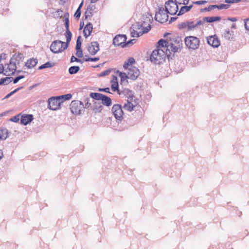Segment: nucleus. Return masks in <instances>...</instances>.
Here are the masks:
<instances>
[{"instance_id":"obj_1","label":"nucleus","mask_w":249,"mask_h":249,"mask_svg":"<svg viewBox=\"0 0 249 249\" xmlns=\"http://www.w3.org/2000/svg\"><path fill=\"white\" fill-rule=\"evenodd\" d=\"M166 55L169 57L172 53L179 52L182 47V41L180 37L174 36L169 40Z\"/></svg>"},{"instance_id":"obj_2","label":"nucleus","mask_w":249,"mask_h":249,"mask_svg":"<svg viewBox=\"0 0 249 249\" xmlns=\"http://www.w3.org/2000/svg\"><path fill=\"white\" fill-rule=\"evenodd\" d=\"M165 55V52L163 49H157L152 52L150 59L155 64H160L164 60Z\"/></svg>"},{"instance_id":"obj_3","label":"nucleus","mask_w":249,"mask_h":249,"mask_svg":"<svg viewBox=\"0 0 249 249\" xmlns=\"http://www.w3.org/2000/svg\"><path fill=\"white\" fill-rule=\"evenodd\" d=\"M184 42L186 46L192 50H196L199 46L200 40L196 36H187L184 39Z\"/></svg>"},{"instance_id":"obj_4","label":"nucleus","mask_w":249,"mask_h":249,"mask_svg":"<svg viewBox=\"0 0 249 249\" xmlns=\"http://www.w3.org/2000/svg\"><path fill=\"white\" fill-rule=\"evenodd\" d=\"M68 47H66L64 42L56 40L53 41L50 46V50L54 53H58L62 52Z\"/></svg>"},{"instance_id":"obj_5","label":"nucleus","mask_w":249,"mask_h":249,"mask_svg":"<svg viewBox=\"0 0 249 249\" xmlns=\"http://www.w3.org/2000/svg\"><path fill=\"white\" fill-rule=\"evenodd\" d=\"M70 108L73 114L80 115L84 110V105L80 101L74 100L71 103Z\"/></svg>"},{"instance_id":"obj_6","label":"nucleus","mask_w":249,"mask_h":249,"mask_svg":"<svg viewBox=\"0 0 249 249\" xmlns=\"http://www.w3.org/2000/svg\"><path fill=\"white\" fill-rule=\"evenodd\" d=\"M137 29H140L142 30L138 32L134 29H133L132 31H131V35L132 37H138L141 36H142L143 34L147 33L151 29V25L150 24H148L146 27H144L143 26V24H140V23H137Z\"/></svg>"},{"instance_id":"obj_7","label":"nucleus","mask_w":249,"mask_h":249,"mask_svg":"<svg viewBox=\"0 0 249 249\" xmlns=\"http://www.w3.org/2000/svg\"><path fill=\"white\" fill-rule=\"evenodd\" d=\"M168 14L169 13L163 8H160L156 13L155 19L161 23L166 22L168 19Z\"/></svg>"},{"instance_id":"obj_8","label":"nucleus","mask_w":249,"mask_h":249,"mask_svg":"<svg viewBox=\"0 0 249 249\" xmlns=\"http://www.w3.org/2000/svg\"><path fill=\"white\" fill-rule=\"evenodd\" d=\"M177 3L174 2L173 0H169L165 3V10L170 15H174L176 14L178 10V5Z\"/></svg>"},{"instance_id":"obj_9","label":"nucleus","mask_w":249,"mask_h":249,"mask_svg":"<svg viewBox=\"0 0 249 249\" xmlns=\"http://www.w3.org/2000/svg\"><path fill=\"white\" fill-rule=\"evenodd\" d=\"M62 103L59 97H52L48 100V108L53 110H56L61 108Z\"/></svg>"},{"instance_id":"obj_10","label":"nucleus","mask_w":249,"mask_h":249,"mask_svg":"<svg viewBox=\"0 0 249 249\" xmlns=\"http://www.w3.org/2000/svg\"><path fill=\"white\" fill-rule=\"evenodd\" d=\"M112 112L115 118L118 120H122L124 112L120 105L115 104L112 107Z\"/></svg>"},{"instance_id":"obj_11","label":"nucleus","mask_w":249,"mask_h":249,"mask_svg":"<svg viewBox=\"0 0 249 249\" xmlns=\"http://www.w3.org/2000/svg\"><path fill=\"white\" fill-rule=\"evenodd\" d=\"M178 28L180 30L187 29V31H194L196 28L195 21L187 20L178 24Z\"/></svg>"},{"instance_id":"obj_12","label":"nucleus","mask_w":249,"mask_h":249,"mask_svg":"<svg viewBox=\"0 0 249 249\" xmlns=\"http://www.w3.org/2000/svg\"><path fill=\"white\" fill-rule=\"evenodd\" d=\"M127 39V37L125 35H117L113 40V44L115 46H121L122 48H124V46Z\"/></svg>"},{"instance_id":"obj_13","label":"nucleus","mask_w":249,"mask_h":249,"mask_svg":"<svg viewBox=\"0 0 249 249\" xmlns=\"http://www.w3.org/2000/svg\"><path fill=\"white\" fill-rule=\"evenodd\" d=\"M140 71L139 70L134 66H131L128 69V77L130 79L135 80L140 75Z\"/></svg>"},{"instance_id":"obj_14","label":"nucleus","mask_w":249,"mask_h":249,"mask_svg":"<svg viewBox=\"0 0 249 249\" xmlns=\"http://www.w3.org/2000/svg\"><path fill=\"white\" fill-rule=\"evenodd\" d=\"M17 69L16 62L14 61V58H11L9 64L8 65L7 68L5 70V72L3 74L5 75H10V74L7 73L8 72H12L11 74H14Z\"/></svg>"},{"instance_id":"obj_15","label":"nucleus","mask_w":249,"mask_h":249,"mask_svg":"<svg viewBox=\"0 0 249 249\" xmlns=\"http://www.w3.org/2000/svg\"><path fill=\"white\" fill-rule=\"evenodd\" d=\"M229 4H221L220 5H211L208 7H206L203 9H200L201 12H204L206 11H210L213 9L217 8L218 9H227L230 7Z\"/></svg>"},{"instance_id":"obj_16","label":"nucleus","mask_w":249,"mask_h":249,"mask_svg":"<svg viewBox=\"0 0 249 249\" xmlns=\"http://www.w3.org/2000/svg\"><path fill=\"white\" fill-rule=\"evenodd\" d=\"M207 43L210 46L217 48L220 45V41L216 35L211 36L207 37Z\"/></svg>"},{"instance_id":"obj_17","label":"nucleus","mask_w":249,"mask_h":249,"mask_svg":"<svg viewBox=\"0 0 249 249\" xmlns=\"http://www.w3.org/2000/svg\"><path fill=\"white\" fill-rule=\"evenodd\" d=\"M88 51L91 55H95L99 50V45L97 42H92L88 47Z\"/></svg>"},{"instance_id":"obj_18","label":"nucleus","mask_w":249,"mask_h":249,"mask_svg":"<svg viewBox=\"0 0 249 249\" xmlns=\"http://www.w3.org/2000/svg\"><path fill=\"white\" fill-rule=\"evenodd\" d=\"M118 94L124 95L131 101L134 97V92L128 89H124L123 90H118Z\"/></svg>"},{"instance_id":"obj_19","label":"nucleus","mask_w":249,"mask_h":249,"mask_svg":"<svg viewBox=\"0 0 249 249\" xmlns=\"http://www.w3.org/2000/svg\"><path fill=\"white\" fill-rule=\"evenodd\" d=\"M33 119V115L32 114L24 115L21 117L20 123L25 125L31 122Z\"/></svg>"},{"instance_id":"obj_20","label":"nucleus","mask_w":249,"mask_h":249,"mask_svg":"<svg viewBox=\"0 0 249 249\" xmlns=\"http://www.w3.org/2000/svg\"><path fill=\"white\" fill-rule=\"evenodd\" d=\"M169 44V40H164L163 39H160L158 42V49H160L159 48H163L164 51L165 50V54H166V53H167V47L168 46V45Z\"/></svg>"},{"instance_id":"obj_21","label":"nucleus","mask_w":249,"mask_h":249,"mask_svg":"<svg viewBox=\"0 0 249 249\" xmlns=\"http://www.w3.org/2000/svg\"><path fill=\"white\" fill-rule=\"evenodd\" d=\"M92 24L90 22L85 26L83 31V34L86 38L90 35V34L92 31Z\"/></svg>"},{"instance_id":"obj_22","label":"nucleus","mask_w":249,"mask_h":249,"mask_svg":"<svg viewBox=\"0 0 249 249\" xmlns=\"http://www.w3.org/2000/svg\"><path fill=\"white\" fill-rule=\"evenodd\" d=\"M37 63V60L34 58L27 60L25 65L29 69H32L35 67Z\"/></svg>"},{"instance_id":"obj_23","label":"nucleus","mask_w":249,"mask_h":249,"mask_svg":"<svg viewBox=\"0 0 249 249\" xmlns=\"http://www.w3.org/2000/svg\"><path fill=\"white\" fill-rule=\"evenodd\" d=\"M102 104L106 106L109 107L111 105L112 101L108 96L103 94L101 99Z\"/></svg>"},{"instance_id":"obj_24","label":"nucleus","mask_w":249,"mask_h":249,"mask_svg":"<svg viewBox=\"0 0 249 249\" xmlns=\"http://www.w3.org/2000/svg\"><path fill=\"white\" fill-rule=\"evenodd\" d=\"M9 131L6 128L0 129V140H5L8 137Z\"/></svg>"},{"instance_id":"obj_25","label":"nucleus","mask_w":249,"mask_h":249,"mask_svg":"<svg viewBox=\"0 0 249 249\" xmlns=\"http://www.w3.org/2000/svg\"><path fill=\"white\" fill-rule=\"evenodd\" d=\"M142 21L143 22V24H145V23H148V25L149 23L151 22V20H153V18L150 14L147 13L142 15Z\"/></svg>"},{"instance_id":"obj_26","label":"nucleus","mask_w":249,"mask_h":249,"mask_svg":"<svg viewBox=\"0 0 249 249\" xmlns=\"http://www.w3.org/2000/svg\"><path fill=\"white\" fill-rule=\"evenodd\" d=\"M193 7V5L182 6L178 14V16H181L185 13L189 11Z\"/></svg>"},{"instance_id":"obj_27","label":"nucleus","mask_w":249,"mask_h":249,"mask_svg":"<svg viewBox=\"0 0 249 249\" xmlns=\"http://www.w3.org/2000/svg\"><path fill=\"white\" fill-rule=\"evenodd\" d=\"M103 108V106L101 105V103L97 102H95L94 103V106L93 110L95 112H100L102 110Z\"/></svg>"},{"instance_id":"obj_28","label":"nucleus","mask_w":249,"mask_h":249,"mask_svg":"<svg viewBox=\"0 0 249 249\" xmlns=\"http://www.w3.org/2000/svg\"><path fill=\"white\" fill-rule=\"evenodd\" d=\"M135 63V59L133 57H129L124 64L123 67L124 69H128V67L131 66Z\"/></svg>"},{"instance_id":"obj_29","label":"nucleus","mask_w":249,"mask_h":249,"mask_svg":"<svg viewBox=\"0 0 249 249\" xmlns=\"http://www.w3.org/2000/svg\"><path fill=\"white\" fill-rule=\"evenodd\" d=\"M134 106L131 103V101L127 100V102L126 104H125L123 107V108L126 110L129 111H132L134 109Z\"/></svg>"},{"instance_id":"obj_30","label":"nucleus","mask_w":249,"mask_h":249,"mask_svg":"<svg viewBox=\"0 0 249 249\" xmlns=\"http://www.w3.org/2000/svg\"><path fill=\"white\" fill-rule=\"evenodd\" d=\"M65 36L66 38V42H65L66 44V47H68V46L69 45L70 42L71 40V36L72 34L70 30L66 31Z\"/></svg>"},{"instance_id":"obj_31","label":"nucleus","mask_w":249,"mask_h":249,"mask_svg":"<svg viewBox=\"0 0 249 249\" xmlns=\"http://www.w3.org/2000/svg\"><path fill=\"white\" fill-rule=\"evenodd\" d=\"M13 79L12 77H7L5 78H1L0 80V85H6L10 83L12 80Z\"/></svg>"},{"instance_id":"obj_32","label":"nucleus","mask_w":249,"mask_h":249,"mask_svg":"<svg viewBox=\"0 0 249 249\" xmlns=\"http://www.w3.org/2000/svg\"><path fill=\"white\" fill-rule=\"evenodd\" d=\"M220 19L221 18L220 17H207L204 18V20L210 23L219 21Z\"/></svg>"},{"instance_id":"obj_33","label":"nucleus","mask_w":249,"mask_h":249,"mask_svg":"<svg viewBox=\"0 0 249 249\" xmlns=\"http://www.w3.org/2000/svg\"><path fill=\"white\" fill-rule=\"evenodd\" d=\"M224 36L225 39L231 40L233 38V32L230 31L229 30H226L224 34Z\"/></svg>"},{"instance_id":"obj_34","label":"nucleus","mask_w":249,"mask_h":249,"mask_svg":"<svg viewBox=\"0 0 249 249\" xmlns=\"http://www.w3.org/2000/svg\"><path fill=\"white\" fill-rule=\"evenodd\" d=\"M103 94L96 93V92H91L90 93L89 96L93 99H95L96 100H101L102 97L103 96Z\"/></svg>"},{"instance_id":"obj_35","label":"nucleus","mask_w":249,"mask_h":249,"mask_svg":"<svg viewBox=\"0 0 249 249\" xmlns=\"http://www.w3.org/2000/svg\"><path fill=\"white\" fill-rule=\"evenodd\" d=\"M57 97H59L60 101L62 103H63L64 101L71 99L72 97V95L71 94L69 93V94L61 95V96H57Z\"/></svg>"},{"instance_id":"obj_36","label":"nucleus","mask_w":249,"mask_h":249,"mask_svg":"<svg viewBox=\"0 0 249 249\" xmlns=\"http://www.w3.org/2000/svg\"><path fill=\"white\" fill-rule=\"evenodd\" d=\"M79 70L80 67L79 66H71L69 69V72L71 74H73L76 73Z\"/></svg>"},{"instance_id":"obj_37","label":"nucleus","mask_w":249,"mask_h":249,"mask_svg":"<svg viewBox=\"0 0 249 249\" xmlns=\"http://www.w3.org/2000/svg\"><path fill=\"white\" fill-rule=\"evenodd\" d=\"M55 65L54 63H52L50 62H47L46 63L41 65L38 67L39 70H42L45 68H51L54 66Z\"/></svg>"},{"instance_id":"obj_38","label":"nucleus","mask_w":249,"mask_h":249,"mask_svg":"<svg viewBox=\"0 0 249 249\" xmlns=\"http://www.w3.org/2000/svg\"><path fill=\"white\" fill-rule=\"evenodd\" d=\"M118 72L119 73V76L121 78V82L127 79H129L128 77V74H126L125 73L120 72L118 71Z\"/></svg>"},{"instance_id":"obj_39","label":"nucleus","mask_w":249,"mask_h":249,"mask_svg":"<svg viewBox=\"0 0 249 249\" xmlns=\"http://www.w3.org/2000/svg\"><path fill=\"white\" fill-rule=\"evenodd\" d=\"M12 58H14V61H19L24 58L23 54L21 53H18L17 55H14Z\"/></svg>"},{"instance_id":"obj_40","label":"nucleus","mask_w":249,"mask_h":249,"mask_svg":"<svg viewBox=\"0 0 249 249\" xmlns=\"http://www.w3.org/2000/svg\"><path fill=\"white\" fill-rule=\"evenodd\" d=\"M81 36H79L77 38L76 45V47H75L76 50H78V49L79 50V49H81L82 43H81Z\"/></svg>"},{"instance_id":"obj_41","label":"nucleus","mask_w":249,"mask_h":249,"mask_svg":"<svg viewBox=\"0 0 249 249\" xmlns=\"http://www.w3.org/2000/svg\"><path fill=\"white\" fill-rule=\"evenodd\" d=\"M22 88V87H19V88H17L16 89H15V90H14L13 91H12V92H10L9 93H8L7 95H6L5 97L4 98V99H7L8 98H9L11 96H12V95H13L14 93H16L17 91H18V90H19L20 89H21Z\"/></svg>"},{"instance_id":"obj_42","label":"nucleus","mask_w":249,"mask_h":249,"mask_svg":"<svg viewBox=\"0 0 249 249\" xmlns=\"http://www.w3.org/2000/svg\"><path fill=\"white\" fill-rule=\"evenodd\" d=\"M135 42H136V39H130V40H128V41H126L124 44V46H125V47L129 46L132 45Z\"/></svg>"},{"instance_id":"obj_43","label":"nucleus","mask_w":249,"mask_h":249,"mask_svg":"<svg viewBox=\"0 0 249 249\" xmlns=\"http://www.w3.org/2000/svg\"><path fill=\"white\" fill-rule=\"evenodd\" d=\"M74 62L83 63V61L81 59L75 57L74 55H72L71 58V62L73 63Z\"/></svg>"},{"instance_id":"obj_44","label":"nucleus","mask_w":249,"mask_h":249,"mask_svg":"<svg viewBox=\"0 0 249 249\" xmlns=\"http://www.w3.org/2000/svg\"><path fill=\"white\" fill-rule=\"evenodd\" d=\"M195 25L196 28L198 25L203 24L205 22V21H206V20H204V18L202 20H195Z\"/></svg>"},{"instance_id":"obj_45","label":"nucleus","mask_w":249,"mask_h":249,"mask_svg":"<svg viewBox=\"0 0 249 249\" xmlns=\"http://www.w3.org/2000/svg\"><path fill=\"white\" fill-rule=\"evenodd\" d=\"M110 72H111V71L110 70H107L102 72L101 73H100L99 74V76L102 77V76L107 75L110 73Z\"/></svg>"},{"instance_id":"obj_46","label":"nucleus","mask_w":249,"mask_h":249,"mask_svg":"<svg viewBox=\"0 0 249 249\" xmlns=\"http://www.w3.org/2000/svg\"><path fill=\"white\" fill-rule=\"evenodd\" d=\"M84 60L85 61H93V62H96L99 60V57H94V58H91V57H89L88 58H84Z\"/></svg>"},{"instance_id":"obj_47","label":"nucleus","mask_w":249,"mask_h":249,"mask_svg":"<svg viewBox=\"0 0 249 249\" xmlns=\"http://www.w3.org/2000/svg\"><path fill=\"white\" fill-rule=\"evenodd\" d=\"M111 89L113 91H117L118 93V90H120L119 89L118 84H112Z\"/></svg>"},{"instance_id":"obj_48","label":"nucleus","mask_w":249,"mask_h":249,"mask_svg":"<svg viewBox=\"0 0 249 249\" xmlns=\"http://www.w3.org/2000/svg\"><path fill=\"white\" fill-rule=\"evenodd\" d=\"M10 120L11 122H15V123L18 122L19 120V114L13 117L12 118H11L10 119Z\"/></svg>"},{"instance_id":"obj_49","label":"nucleus","mask_w":249,"mask_h":249,"mask_svg":"<svg viewBox=\"0 0 249 249\" xmlns=\"http://www.w3.org/2000/svg\"><path fill=\"white\" fill-rule=\"evenodd\" d=\"M175 1L177 2H178L179 4H184V5H187L188 4L189 2V0H175Z\"/></svg>"},{"instance_id":"obj_50","label":"nucleus","mask_w":249,"mask_h":249,"mask_svg":"<svg viewBox=\"0 0 249 249\" xmlns=\"http://www.w3.org/2000/svg\"><path fill=\"white\" fill-rule=\"evenodd\" d=\"M24 78V75H19L16 77L15 79H13V82L14 84L17 83L19 80Z\"/></svg>"},{"instance_id":"obj_51","label":"nucleus","mask_w":249,"mask_h":249,"mask_svg":"<svg viewBox=\"0 0 249 249\" xmlns=\"http://www.w3.org/2000/svg\"><path fill=\"white\" fill-rule=\"evenodd\" d=\"M241 1L242 0H225L226 3L229 4L237 3Z\"/></svg>"},{"instance_id":"obj_52","label":"nucleus","mask_w":249,"mask_h":249,"mask_svg":"<svg viewBox=\"0 0 249 249\" xmlns=\"http://www.w3.org/2000/svg\"><path fill=\"white\" fill-rule=\"evenodd\" d=\"M76 50V53H75L76 55L79 58L82 57L83 55L82 49H80L79 50L78 49V50Z\"/></svg>"},{"instance_id":"obj_53","label":"nucleus","mask_w":249,"mask_h":249,"mask_svg":"<svg viewBox=\"0 0 249 249\" xmlns=\"http://www.w3.org/2000/svg\"><path fill=\"white\" fill-rule=\"evenodd\" d=\"M69 14L68 13H65V14H64V23H69Z\"/></svg>"},{"instance_id":"obj_54","label":"nucleus","mask_w":249,"mask_h":249,"mask_svg":"<svg viewBox=\"0 0 249 249\" xmlns=\"http://www.w3.org/2000/svg\"><path fill=\"white\" fill-rule=\"evenodd\" d=\"M91 9L90 10H89V8L87 10V11L85 13V19H87L89 17H90L91 16Z\"/></svg>"},{"instance_id":"obj_55","label":"nucleus","mask_w":249,"mask_h":249,"mask_svg":"<svg viewBox=\"0 0 249 249\" xmlns=\"http://www.w3.org/2000/svg\"><path fill=\"white\" fill-rule=\"evenodd\" d=\"M245 27L246 30L249 31V18L244 20Z\"/></svg>"},{"instance_id":"obj_56","label":"nucleus","mask_w":249,"mask_h":249,"mask_svg":"<svg viewBox=\"0 0 249 249\" xmlns=\"http://www.w3.org/2000/svg\"><path fill=\"white\" fill-rule=\"evenodd\" d=\"M81 14V10H80L79 9H77L74 15V16L76 18H79L80 17Z\"/></svg>"},{"instance_id":"obj_57","label":"nucleus","mask_w":249,"mask_h":249,"mask_svg":"<svg viewBox=\"0 0 249 249\" xmlns=\"http://www.w3.org/2000/svg\"><path fill=\"white\" fill-rule=\"evenodd\" d=\"M86 100H87L88 101L87 102V103H85L84 105V108H89L91 106V103H89V98H87Z\"/></svg>"},{"instance_id":"obj_58","label":"nucleus","mask_w":249,"mask_h":249,"mask_svg":"<svg viewBox=\"0 0 249 249\" xmlns=\"http://www.w3.org/2000/svg\"><path fill=\"white\" fill-rule=\"evenodd\" d=\"M109 90H110V89L109 88H100L98 89V91H104L107 93H110Z\"/></svg>"},{"instance_id":"obj_59","label":"nucleus","mask_w":249,"mask_h":249,"mask_svg":"<svg viewBox=\"0 0 249 249\" xmlns=\"http://www.w3.org/2000/svg\"><path fill=\"white\" fill-rule=\"evenodd\" d=\"M111 82L112 84H118L117 82V77L115 75H113Z\"/></svg>"},{"instance_id":"obj_60","label":"nucleus","mask_w":249,"mask_h":249,"mask_svg":"<svg viewBox=\"0 0 249 249\" xmlns=\"http://www.w3.org/2000/svg\"><path fill=\"white\" fill-rule=\"evenodd\" d=\"M207 1L206 0H201V1H196L194 2V4H197V5H201V4H204L206 3Z\"/></svg>"},{"instance_id":"obj_61","label":"nucleus","mask_w":249,"mask_h":249,"mask_svg":"<svg viewBox=\"0 0 249 249\" xmlns=\"http://www.w3.org/2000/svg\"><path fill=\"white\" fill-rule=\"evenodd\" d=\"M2 59H6V54L5 53H1L0 54V62L1 61Z\"/></svg>"},{"instance_id":"obj_62","label":"nucleus","mask_w":249,"mask_h":249,"mask_svg":"<svg viewBox=\"0 0 249 249\" xmlns=\"http://www.w3.org/2000/svg\"><path fill=\"white\" fill-rule=\"evenodd\" d=\"M4 71H5V70L4 69L3 65L2 64H0V74L2 73H3Z\"/></svg>"},{"instance_id":"obj_63","label":"nucleus","mask_w":249,"mask_h":249,"mask_svg":"<svg viewBox=\"0 0 249 249\" xmlns=\"http://www.w3.org/2000/svg\"><path fill=\"white\" fill-rule=\"evenodd\" d=\"M228 20L234 22L236 21L237 20V19L235 18H228Z\"/></svg>"},{"instance_id":"obj_64","label":"nucleus","mask_w":249,"mask_h":249,"mask_svg":"<svg viewBox=\"0 0 249 249\" xmlns=\"http://www.w3.org/2000/svg\"><path fill=\"white\" fill-rule=\"evenodd\" d=\"M178 18L177 17H172L170 19V20L169 21V23H172V22L175 21Z\"/></svg>"}]
</instances>
